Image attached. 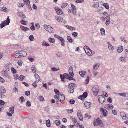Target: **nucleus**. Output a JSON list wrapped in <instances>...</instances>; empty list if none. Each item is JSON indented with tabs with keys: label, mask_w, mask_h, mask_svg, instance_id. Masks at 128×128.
<instances>
[{
	"label": "nucleus",
	"mask_w": 128,
	"mask_h": 128,
	"mask_svg": "<svg viewBox=\"0 0 128 128\" xmlns=\"http://www.w3.org/2000/svg\"><path fill=\"white\" fill-rule=\"evenodd\" d=\"M19 99H21V101L20 102L21 103H22L23 102H24L25 101L24 99V97L23 96H22Z\"/></svg>",
	"instance_id": "nucleus-60"
},
{
	"label": "nucleus",
	"mask_w": 128,
	"mask_h": 128,
	"mask_svg": "<svg viewBox=\"0 0 128 128\" xmlns=\"http://www.w3.org/2000/svg\"><path fill=\"white\" fill-rule=\"evenodd\" d=\"M85 106L87 108H89L91 106V103L90 102H88L86 101L84 103Z\"/></svg>",
	"instance_id": "nucleus-18"
},
{
	"label": "nucleus",
	"mask_w": 128,
	"mask_h": 128,
	"mask_svg": "<svg viewBox=\"0 0 128 128\" xmlns=\"http://www.w3.org/2000/svg\"><path fill=\"white\" fill-rule=\"evenodd\" d=\"M25 78V76L22 75H21L19 77V79L21 81H22Z\"/></svg>",
	"instance_id": "nucleus-46"
},
{
	"label": "nucleus",
	"mask_w": 128,
	"mask_h": 128,
	"mask_svg": "<svg viewBox=\"0 0 128 128\" xmlns=\"http://www.w3.org/2000/svg\"><path fill=\"white\" fill-rule=\"evenodd\" d=\"M118 94L120 96H124V97H126V94L124 93H119Z\"/></svg>",
	"instance_id": "nucleus-55"
},
{
	"label": "nucleus",
	"mask_w": 128,
	"mask_h": 128,
	"mask_svg": "<svg viewBox=\"0 0 128 128\" xmlns=\"http://www.w3.org/2000/svg\"><path fill=\"white\" fill-rule=\"evenodd\" d=\"M59 100L60 101H63L65 100V97L63 94H59Z\"/></svg>",
	"instance_id": "nucleus-24"
},
{
	"label": "nucleus",
	"mask_w": 128,
	"mask_h": 128,
	"mask_svg": "<svg viewBox=\"0 0 128 128\" xmlns=\"http://www.w3.org/2000/svg\"><path fill=\"white\" fill-rule=\"evenodd\" d=\"M56 54L57 57L59 58L61 57L62 56V53L60 52H57L56 53Z\"/></svg>",
	"instance_id": "nucleus-35"
},
{
	"label": "nucleus",
	"mask_w": 128,
	"mask_h": 128,
	"mask_svg": "<svg viewBox=\"0 0 128 128\" xmlns=\"http://www.w3.org/2000/svg\"><path fill=\"white\" fill-rule=\"evenodd\" d=\"M48 41L51 43H54L55 42V40L54 38H49L48 39Z\"/></svg>",
	"instance_id": "nucleus-33"
},
{
	"label": "nucleus",
	"mask_w": 128,
	"mask_h": 128,
	"mask_svg": "<svg viewBox=\"0 0 128 128\" xmlns=\"http://www.w3.org/2000/svg\"><path fill=\"white\" fill-rule=\"evenodd\" d=\"M27 22L25 21L24 20H22L20 21V22L22 24L26 25V24Z\"/></svg>",
	"instance_id": "nucleus-45"
},
{
	"label": "nucleus",
	"mask_w": 128,
	"mask_h": 128,
	"mask_svg": "<svg viewBox=\"0 0 128 128\" xmlns=\"http://www.w3.org/2000/svg\"><path fill=\"white\" fill-rule=\"evenodd\" d=\"M84 50L85 52L86 50H89L90 49L87 46H85L84 47Z\"/></svg>",
	"instance_id": "nucleus-51"
},
{
	"label": "nucleus",
	"mask_w": 128,
	"mask_h": 128,
	"mask_svg": "<svg viewBox=\"0 0 128 128\" xmlns=\"http://www.w3.org/2000/svg\"><path fill=\"white\" fill-rule=\"evenodd\" d=\"M56 10L57 14L58 15H60L62 13V10L58 8H56Z\"/></svg>",
	"instance_id": "nucleus-21"
},
{
	"label": "nucleus",
	"mask_w": 128,
	"mask_h": 128,
	"mask_svg": "<svg viewBox=\"0 0 128 128\" xmlns=\"http://www.w3.org/2000/svg\"><path fill=\"white\" fill-rule=\"evenodd\" d=\"M94 126H102V121L99 118H98L96 120H94Z\"/></svg>",
	"instance_id": "nucleus-5"
},
{
	"label": "nucleus",
	"mask_w": 128,
	"mask_h": 128,
	"mask_svg": "<svg viewBox=\"0 0 128 128\" xmlns=\"http://www.w3.org/2000/svg\"><path fill=\"white\" fill-rule=\"evenodd\" d=\"M72 35L74 37H76L78 35V32H72Z\"/></svg>",
	"instance_id": "nucleus-61"
},
{
	"label": "nucleus",
	"mask_w": 128,
	"mask_h": 128,
	"mask_svg": "<svg viewBox=\"0 0 128 128\" xmlns=\"http://www.w3.org/2000/svg\"><path fill=\"white\" fill-rule=\"evenodd\" d=\"M100 65V64L99 63L95 64L93 66V69L95 70H97Z\"/></svg>",
	"instance_id": "nucleus-32"
},
{
	"label": "nucleus",
	"mask_w": 128,
	"mask_h": 128,
	"mask_svg": "<svg viewBox=\"0 0 128 128\" xmlns=\"http://www.w3.org/2000/svg\"><path fill=\"white\" fill-rule=\"evenodd\" d=\"M34 76L36 79V82H39L40 81V78L38 74H34Z\"/></svg>",
	"instance_id": "nucleus-25"
},
{
	"label": "nucleus",
	"mask_w": 128,
	"mask_h": 128,
	"mask_svg": "<svg viewBox=\"0 0 128 128\" xmlns=\"http://www.w3.org/2000/svg\"><path fill=\"white\" fill-rule=\"evenodd\" d=\"M76 85L73 83H70L68 85V88H70L69 92L72 93L74 92V89L76 88Z\"/></svg>",
	"instance_id": "nucleus-4"
},
{
	"label": "nucleus",
	"mask_w": 128,
	"mask_h": 128,
	"mask_svg": "<svg viewBox=\"0 0 128 128\" xmlns=\"http://www.w3.org/2000/svg\"><path fill=\"white\" fill-rule=\"evenodd\" d=\"M107 44L108 45V48L109 50L112 52L113 51L114 49V47L109 42H108Z\"/></svg>",
	"instance_id": "nucleus-11"
},
{
	"label": "nucleus",
	"mask_w": 128,
	"mask_h": 128,
	"mask_svg": "<svg viewBox=\"0 0 128 128\" xmlns=\"http://www.w3.org/2000/svg\"><path fill=\"white\" fill-rule=\"evenodd\" d=\"M56 19L58 22H62L63 18L60 16H57L55 17Z\"/></svg>",
	"instance_id": "nucleus-28"
},
{
	"label": "nucleus",
	"mask_w": 128,
	"mask_h": 128,
	"mask_svg": "<svg viewBox=\"0 0 128 128\" xmlns=\"http://www.w3.org/2000/svg\"><path fill=\"white\" fill-rule=\"evenodd\" d=\"M54 36V37L56 38L58 40H59L60 41L62 46H64V40L62 38L56 34H55Z\"/></svg>",
	"instance_id": "nucleus-6"
},
{
	"label": "nucleus",
	"mask_w": 128,
	"mask_h": 128,
	"mask_svg": "<svg viewBox=\"0 0 128 128\" xmlns=\"http://www.w3.org/2000/svg\"><path fill=\"white\" fill-rule=\"evenodd\" d=\"M104 108L109 110L112 109L114 108L113 106L111 104H106L104 106Z\"/></svg>",
	"instance_id": "nucleus-13"
},
{
	"label": "nucleus",
	"mask_w": 128,
	"mask_h": 128,
	"mask_svg": "<svg viewBox=\"0 0 128 128\" xmlns=\"http://www.w3.org/2000/svg\"><path fill=\"white\" fill-rule=\"evenodd\" d=\"M14 108L13 106L11 107H10L8 109L9 112H7V115L10 117L12 116V114H13L14 112Z\"/></svg>",
	"instance_id": "nucleus-7"
},
{
	"label": "nucleus",
	"mask_w": 128,
	"mask_h": 128,
	"mask_svg": "<svg viewBox=\"0 0 128 128\" xmlns=\"http://www.w3.org/2000/svg\"><path fill=\"white\" fill-rule=\"evenodd\" d=\"M42 45L43 46H49L50 45L47 43L44 40H43L42 42Z\"/></svg>",
	"instance_id": "nucleus-30"
},
{
	"label": "nucleus",
	"mask_w": 128,
	"mask_h": 128,
	"mask_svg": "<svg viewBox=\"0 0 128 128\" xmlns=\"http://www.w3.org/2000/svg\"><path fill=\"white\" fill-rule=\"evenodd\" d=\"M120 59L122 62H125L126 61L125 58L122 57H120Z\"/></svg>",
	"instance_id": "nucleus-42"
},
{
	"label": "nucleus",
	"mask_w": 128,
	"mask_h": 128,
	"mask_svg": "<svg viewBox=\"0 0 128 128\" xmlns=\"http://www.w3.org/2000/svg\"><path fill=\"white\" fill-rule=\"evenodd\" d=\"M13 77L14 79L17 80L19 79V77L18 75L16 74L14 75Z\"/></svg>",
	"instance_id": "nucleus-58"
},
{
	"label": "nucleus",
	"mask_w": 128,
	"mask_h": 128,
	"mask_svg": "<svg viewBox=\"0 0 128 128\" xmlns=\"http://www.w3.org/2000/svg\"><path fill=\"white\" fill-rule=\"evenodd\" d=\"M19 51L21 58L25 56L26 55V53L25 51L22 50Z\"/></svg>",
	"instance_id": "nucleus-19"
},
{
	"label": "nucleus",
	"mask_w": 128,
	"mask_h": 128,
	"mask_svg": "<svg viewBox=\"0 0 128 128\" xmlns=\"http://www.w3.org/2000/svg\"><path fill=\"white\" fill-rule=\"evenodd\" d=\"M24 3L28 5H29L30 4V2L29 0H23Z\"/></svg>",
	"instance_id": "nucleus-49"
},
{
	"label": "nucleus",
	"mask_w": 128,
	"mask_h": 128,
	"mask_svg": "<svg viewBox=\"0 0 128 128\" xmlns=\"http://www.w3.org/2000/svg\"><path fill=\"white\" fill-rule=\"evenodd\" d=\"M67 39L70 43H72L73 42L72 38L69 36H67Z\"/></svg>",
	"instance_id": "nucleus-31"
},
{
	"label": "nucleus",
	"mask_w": 128,
	"mask_h": 128,
	"mask_svg": "<svg viewBox=\"0 0 128 128\" xmlns=\"http://www.w3.org/2000/svg\"><path fill=\"white\" fill-rule=\"evenodd\" d=\"M14 55L15 58H21L20 54V51H16L14 53Z\"/></svg>",
	"instance_id": "nucleus-17"
},
{
	"label": "nucleus",
	"mask_w": 128,
	"mask_h": 128,
	"mask_svg": "<svg viewBox=\"0 0 128 128\" xmlns=\"http://www.w3.org/2000/svg\"><path fill=\"white\" fill-rule=\"evenodd\" d=\"M87 96V93L86 92H84L82 96H80L79 97L80 99L82 100V98H86Z\"/></svg>",
	"instance_id": "nucleus-15"
},
{
	"label": "nucleus",
	"mask_w": 128,
	"mask_h": 128,
	"mask_svg": "<svg viewBox=\"0 0 128 128\" xmlns=\"http://www.w3.org/2000/svg\"><path fill=\"white\" fill-rule=\"evenodd\" d=\"M60 123L59 120H56L55 121V123L57 126H59L60 124Z\"/></svg>",
	"instance_id": "nucleus-54"
},
{
	"label": "nucleus",
	"mask_w": 128,
	"mask_h": 128,
	"mask_svg": "<svg viewBox=\"0 0 128 128\" xmlns=\"http://www.w3.org/2000/svg\"><path fill=\"white\" fill-rule=\"evenodd\" d=\"M51 69L54 72L57 71L59 70V68H57L55 67L51 68Z\"/></svg>",
	"instance_id": "nucleus-44"
},
{
	"label": "nucleus",
	"mask_w": 128,
	"mask_h": 128,
	"mask_svg": "<svg viewBox=\"0 0 128 128\" xmlns=\"http://www.w3.org/2000/svg\"><path fill=\"white\" fill-rule=\"evenodd\" d=\"M71 6L72 8V12L74 15L76 14V10L75 6L72 4H71Z\"/></svg>",
	"instance_id": "nucleus-16"
},
{
	"label": "nucleus",
	"mask_w": 128,
	"mask_h": 128,
	"mask_svg": "<svg viewBox=\"0 0 128 128\" xmlns=\"http://www.w3.org/2000/svg\"><path fill=\"white\" fill-rule=\"evenodd\" d=\"M66 28L68 29L72 30H75V28L74 27L70 26H66Z\"/></svg>",
	"instance_id": "nucleus-37"
},
{
	"label": "nucleus",
	"mask_w": 128,
	"mask_h": 128,
	"mask_svg": "<svg viewBox=\"0 0 128 128\" xmlns=\"http://www.w3.org/2000/svg\"><path fill=\"white\" fill-rule=\"evenodd\" d=\"M9 70V69L8 66H7L6 67L4 68V72H7Z\"/></svg>",
	"instance_id": "nucleus-48"
},
{
	"label": "nucleus",
	"mask_w": 128,
	"mask_h": 128,
	"mask_svg": "<svg viewBox=\"0 0 128 128\" xmlns=\"http://www.w3.org/2000/svg\"><path fill=\"white\" fill-rule=\"evenodd\" d=\"M46 124L48 127H50V120H46Z\"/></svg>",
	"instance_id": "nucleus-39"
},
{
	"label": "nucleus",
	"mask_w": 128,
	"mask_h": 128,
	"mask_svg": "<svg viewBox=\"0 0 128 128\" xmlns=\"http://www.w3.org/2000/svg\"><path fill=\"white\" fill-rule=\"evenodd\" d=\"M29 38L30 41H33L34 40V38L32 35H30L29 37Z\"/></svg>",
	"instance_id": "nucleus-47"
},
{
	"label": "nucleus",
	"mask_w": 128,
	"mask_h": 128,
	"mask_svg": "<svg viewBox=\"0 0 128 128\" xmlns=\"http://www.w3.org/2000/svg\"><path fill=\"white\" fill-rule=\"evenodd\" d=\"M68 5V4L66 3H64L62 4V5L61 6L62 8H64L65 7Z\"/></svg>",
	"instance_id": "nucleus-64"
},
{
	"label": "nucleus",
	"mask_w": 128,
	"mask_h": 128,
	"mask_svg": "<svg viewBox=\"0 0 128 128\" xmlns=\"http://www.w3.org/2000/svg\"><path fill=\"white\" fill-rule=\"evenodd\" d=\"M20 28L24 31H26L29 30V29L27 27H24L22 26H20Z\"/></svg>",
	"instance_id": "nucleus-29"
},
{
	"label": "nucleus",
	"mask_w": 128,
	"mask_h": 128,
	"mask_svg": "<svg viewBox=\"0 0 128 128\" xmlns=\"http://www.w3.org/2000/svg\"><path fill=\"white\" fill-rule=\"evenodd\" d=\"M99 4L98 2H95L94 3V8H97L98 7Z\"/></svg>",
	"instance_id": "nucleus-40"
},
{
	"label": "nucleus",
	"mask_w": 128,
	"mask_h": 128,
	"mask_svg": "<svg viewBox=\"0 0 128 128\" xmlns=\"http://www.w3.org/2000/svg\"><path fill=\"white\" fill-rule=\"evenodd\" d=\"M0 10L2 11L5 12L7 11L8 10L6 7H3L1 8Z\"/></svg>",
	"instance_id": "nucleus-41"
},
{
	"label": "nucleus",
	"mask_w": 128,
	"mask_h": 128,
	"mask_svg": "<svg viewBox=\"0 0 128 128\" xmlns=\"http://www.w3.org/2000/svg\"><path fill=\"white\" fill-rule=\"evenodd\" d=\"M77 115L79 119L81 121H82L83 120V117L80 110H78V111Z\"/></svg>",
	"instance_id": "nucleus-10"
},
{
	"label": "nucleus",
	"mask_w": 128,
	"mask_h": 128,
	"mask_svg": "<svg viewBox=\"0 0 128 128\" xmlns=\"http://www.w3.org/2000/svg\"><path fill=\"white\" fill-rule=\"evenodd\" d=\"M11 70L12 73L16 74V71L14 68L12 67L11 68Z\"/></svg>",
	"instance_id": "nucleus-43"
},
{
	"label": "nucleus",
	"mask_w": 128,
	"mask_h": 128,
	"mask_svg": "<svg viewBox=\"0 0 128 128\" xmlns=\"http://www.w3.org/2000/svg\"><path fill=\"white\" fill-rule=\"evenodd\" d=\"M70 118L71 120L74 123V124H76L78 123L76 119L74 116H70Z\"/></svg>",
	"instance_id": "nucleus-27"
},
{
	"label": "nucleus",
	"mask_w": 128,
	"mask_h": 128,
	"mask_svg": "<svg viewBox=\"0 0 128 128\" xmlns=\"http://www.w3.org/2000/svg\"><path fill=\"white\" fill-rule=\"evenodd\" d=\"M98 98L99 102L101 104L103 103L105 101V98L102 96L99 95Z\"/></svg>",
	"instance_id": "nucleus-9"
},
{
	"label": "nucleus",
	"mask_w": 128,
	"mask_h": 128,
	"mask_svg": "<svg viewBox=\"0 0 128 128\" xmlns=\"http://www.w3.org/2000/svg\"><path fill=\"white\" fill-rule=\"evenodd\" d=\"M103 5L106 9H109V6L108 4L107 3H104L103 4Z\"/></svg>",
	"instance_id": "nucleus-36"
},
{
	"label": "nucleus",
	"mask_w": 128,
	"mask_h": 128,
	"mask_svg": "<svg viewBox=\"0 0 128 128\" xmlns=\"http://www.w3.org/2000/svg\"><path fill=\"white\" fill-rule=\"evenodd\" d=\"M44 27L46 31L48 32H52L53 31V29L50 26L44 25Z\"/></svg>",
	"instance_id": "nucleus-8"
},
{
	"label": "nucleus",
	"mask_w": 128,
	"mask_h": 128,
	"mask_svg": "<svg viewBox=\"0 0 128 128\" xmlns=\"http://www.w3.org/2000/svg\"><path fill=\"white\" fill-rule=\"evenodd\" d=\"M123 46H122L118 47L117 49L118 52L119 53H121L123 50Z\"/></svg>",
	"instance_id": "nucleus-26"
},
{
	"label": "nucleus",
	"mask_w": 128,
	"mask_h": 128,
	"mask_svg": "<svg viewBox=\"0 0 128 128\" xmlns=\"http://www.w3.org/2000/svg\"><path fill=\"white\" fill-rule=\"evenodd\" d=\"M6 90L5 88L2 86H0V93L5 94L6 93Z\"/></svg>",
	"instance_id": "nucleus-20"
},
{
	"label": "nucleus",
	"mask_w": 128,
	"mask_h": 128,
	"mask_svg": "<svg viewBox=\"0 0 128 128\" xmlns=\"http://www.w3.org/2000/svg\"><path fill=\"white\" fill-rule=\"evenodd\" d=\"M54 92H55L56 94L57 95H59V90L56 89H54Z\"/></svg>",
	"instance_id": "nucleus-56"
},
{
	"label": "nucleus",
	"mask_w": 128,
	"mask_h": 128,
	"mask_svg": "<svg viewBox=\"0 0 128 128\" xmlns=\"http://www.w3.org/2000/svg\"><path fill=\"white\" fill-rule=\"evenodd\" d=\"M32 26L30 27V29L32 30H35V28L34 26V23L32 22L31 23Z\"/></svg>",
	"instance_id": "nucleus-50"
},
{
	"label": "nucleus",
	"mask_w": 128,
	"mask_h": 128,
	"mask_svg": "<svg viewBox=\"0 0 128 128\" xmlns=\"http://www.w3.org/2000/svg\"><path fill=\"white\" fill-rule=\"evenodd\" d=\"M86 74V72H83L82 71H80L79 72V74L80 76L82 77H83Z\"/></svg>",
	"instance_id": "nucleus-34"
},
{
	"label": "nucleus",
	"mask_w": 128,
	"mask_h": 128,
	"mask_svg": "<svg viewBox=\"0 0 128 128\" xmlns=\"http://www.w3.org/2000/svg\"><path fill=\"white\" fill-rule=\"evenodd\" d=\"M100 110L102 112L103 115L104 116H106L107 114H108L107 112V111L105 108H100Z\"/></svg>",
	"instance_id": "nucleus-12"
},
{
	"label": "nucleus",
	"mask_w": 128,
	"mask_h": 128,
	"mask_svg": "<svg viewBox=\"0 0 128 128\" xmlns=\"http://www.w3.org/2000/svg\"><path fill=\"white\" fill-rule=\"evenodd\" d=\"M69 102L70 104H73L74 103L75 101L74 100H70L69 101Z\"/></svg>",
	"instance_id": "nucleus-62"
},
{
	"label": "nucleus",
	"mask_w": 128,
	"mask_h": 128,
	"mask_svg": "<svg viewBox=\"0 0 128 128\" xmlns=\"http://www.w3.org/2000/svg\"><path fill=\"white\" fill-rule=\"evenodd\" d=\"M2 75L6 78H9L8 73L7 72L3 71L2 72Z\"/></svg>",
	"instance_id": "nucleus-23"
},
{
	"label": "nucleus",
	"mask_w": 128,
	"mask_h": 128,
	"mask_svg": "<svg viewBox=\"0 0 128 128\" xmlns=\"http://www.w3.org/2000/svg\"><path fill=\"white\" fill-rule=\"evenodd\" d=\"M103 15L104 16H104L102 17V20H106L105 24L106 25L108 26L109 25L110 23V17L108 16V14L106 12H104L103 13Z\"/></svg>",
	"instance_id": "nucleus-1"
},
{
	"label": "nucleus",
	"mask_w": 128,
	"mask_h": 128,
	"mask_svg": "<svg viewBox=\"0 0 128 128\" xmlns=\"http://www.w3.org/2000/svg\"><path fill=\"white\" fill-rule=\"evenodd\" d=\"M25 94L26 96H30V92L28 90L26 91L25 92Z\"/></svg>",
	"instance_id": "nucleus-53"
},
{
	"label": "nucleus",
	"mask_w": 128,
	"mask_h": 128,
	"mask_svg": "<svg viewBox=\"0 0 128 128\" xmlns=\"http://www.w3.org/2000/svg\"><path fill=\"white\" fill-rule=\"evenodd\" d=\"M31 69L32 71L34 73H35L36 71V68L34 67V65H33L31 68Z\"/></svg>",
	"instance_id": "nucleus-38"
},
{
	"label": "nucleus",
	"mask_w": 128,
	"mask_h": 128,
	"mask_svg": "<svg viewBox=\"0 0 128 128\" xmlns=\"http://www.w3.org/2000/svg\"><path fill=\"white\" fill-rule=\"evenodd\" d=\"M18 90L17 88L16 87H14L13 89V92H18Z\"/></svg>",
	"instance_id": "nucleus-57"
},
{
	"label": "nucleus",
	"mask_w": 128,
	"mask_h": 128,
	"mask_svg": "<svg viewBox=\"0 0 128 128\" xmlns=\"http://www.w3.org/2000/svg\"><path fill=\"white\" fill-rule=\"evenodd\" d=\"M60 78H61V80L62 81H64V79L65 78L64 75H61V74H60Z\"/></svg>",
	"instance_id": "nucleus-59"
},
{
	"label": "nucleus",
	"mask_w": 128,
	"mask_h": 128,
	"mask_svg": "<svg viewBox=\"0 0 128 128\" xmlns=\"http://www.w3.org/2000/svg\"><path fill=\"white\" fill-rule=\"evenodd\" d=\"M89 77L88 76H87V77L86 78V84H87L89 82Z\"/></svg>",
	"instance_id": "nucleus-63"
},
{
	"label": "nucleus",
	"mask_w": 128,
	"mask_h": 128,
	"mask_svg": "<svg viewBox=\"0 0 128 128\" xmlns=\"http://www.w3.org/2000/svg\"><path fill=\"white\" fill-rule=\"evenodd\" d=\"M68 71L71 76L72 77H73L74 75L73 73V68L72 66H70V67Z\"/></svg>",
	"instance_id": "nucleus-14"
},
{
	"label": "nucleus",
	"mask_w": 128,
	"mask_h": 128,
	"mask_svg": "<svg viewBox=\"0 0 128 128\" xmlns=\"http://www.w3.org/2000/svg\"><path fill=\"white\" fill-rule=\"evenodd\" d=\"M39 100L40 101H44V99L43 96H40L38 98Z\"/></svg>",
	"instance_id": "nucleus-52"
},
{
	"label": "nucleus",
	"mask_w": 128,
	"mask_h": 128,
	"mask_svg": "<svg viewBox=\"0 0 128 128\" xmlns=\"http://www.w3.org/2000/svg\"><path fill=\"white\" fill-rule=\"evenodd\" d=\"M85 52L86 54L89 56H91L93 54L92 51L90 49L89 50H86Z\"/></svg>",
	"instance_id": "nucleus-22"
},
{
	"label": "nucleus",
	"mask_w": 128,
	"mask_h": 128,
	"mask_svg": "<svg viewBox=\"0 0 128 128\" xmlns=\"http://www.w3.org/2000/svg\"><path fill=\"white\" fill-rule=\"evenodd\" d=\"M10 22V20L9 19V16H8L6 20L2 22V23L0 24V27L2 28L6 25H8Z\"/></svg>",
	"instance_id": "nucleus-3"
},
{
	"label": "nucleus",
	"mask_w": 128,
	"mask_h": 128,
	"mask_svg": "<svg viewBox=\"0 0 128 128\" xmlns=\"http://www.w3.org/2000/svg\"><path fill=\"white\" fill-rule=\"evenodd\" d=\"M92 90L94 95L96 96L99 90L98 86L97 85L93 86L92 88Z\"/></svg>",
	"instance_id": "nucleus-2"
}]
</instances>
